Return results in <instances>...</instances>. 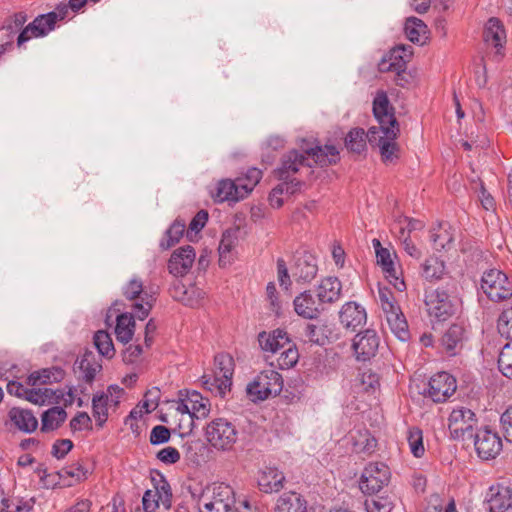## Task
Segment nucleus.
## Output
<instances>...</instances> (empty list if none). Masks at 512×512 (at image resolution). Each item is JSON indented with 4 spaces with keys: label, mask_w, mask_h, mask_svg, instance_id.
I'll return each instance as SVG.
<instances>
[{
    "label": "nucleus",
    "mask_w": 512,
    "mask_h": 512,
    "mask_svg": "<svg viewBox=\"0 0 512 512\" xmlns=\"http://www.w3.org/2000/svg\"><path fill=\"white\" fill-rule=\"evenodd\" d=\"M338 160L339 151L333 145L303 148L301 151L293 149L282 156L281 165L275 173L280 180H291L303 169L308 171L314 165L327 167L336 164Z\"/></svg>",
    "instance_id": "nucleus-1"
},
{
    "label": "nucleus",
    "mask_w": 512,
    "mask_h": 512,
    "mask_svg": "<svg viewBox=\"0 0 512 512\" xmlns=\"http://www.w3.org/2000/svg\"><path fill=\"white\" fill-rule=\"evenodd\" d=\"M244 501L242 505L244 506ZM235 494L231 486L224 483L206 487L199 496L200 512H245L236 507Z\"/></svg>",
    "instance_id": "nucleus-2"
},
{
    "label": "nucleus",
    "mask_w": 512,
    "mask_h": 512,
    "mask_svg": "<svg viewBox=\"0 0 512 512\" xmlns=\"http://www.w3.org/2000/svg\"><path fill=\"white\" fill-rule=\"evenodd\" d=\"M425 306L431 317L445 321L458 312L460 301L446 290L437 288L426 292Z\"/></svg>",
    "instance_id": "nucleus-3"
},
{
    "label": "nucleus",
    "mask_w": 512,
    "mask_h": 512,
    "mask_svg": "<svg viewBox=\"0 0 512 512\" xmlns=\"http://www.w3.org/2000/svg\"><path fill=\"white\" fill-rule=\"evenodd\" d=\"M206 438L218 450H230L238 439V431L225 418H215L206 427Z\"/></svg>",
    "instance_id": "nucleus-4"
},
{
    "label": "nucleus",
    "mask_w": 512,
    "mask_h": 512,
    "mask_svg": "<svg viewBox=\"0 0 512 512\" xmlns=\"http://www.w3.org/2000/svg\"><path fill=\"white\" fill-rule=\"evenodd\" d=\"M67 13L68 7L63 6L58 9V12L53 11L48 14L39 15L20 32L17 38V45L20 47L31 38L46 36L55 28L56 22L64 19Z\"/></svg>",
    "instance_id": "nucleus-5"
},
{
    "label": "nucleus",
    "mask_w": 512,
    "mask_h": 512,
    "mask_svg": "<svg viewBox=\"0 0 512 512\" xmlns=\"http://www.w3.org/2000/svg\"><path fill=\"white\" fill-rule=\"evenodd\" d=\"M283 387L282 376L275 370H264L248 384L247 393L253 400H265L278 395Z\"/></svg>",
    "instance_id": "nucleus-6"
},
{
    "label": "nucleus",
    "mask_w": 512,
    "mask_h": 512,
    "mask_svg": "<svg viewBox=\"0 0 512 512\" xmlns=\"http://www.w3.org/2000/svg\"><path fill=\"white\" fill-rule=\"evenodd\" d=\"M123 294L128 300L134 301L131 307L135 316L140 320L149 315L156 302L155 296L144 290L143 282L138 278H132L127 283L123 289Z\"/></svg>",
    "instance_id": "nucleus-7"
},
{
    "label": "nucleus",
    "mask_w": 512,
    "mask_h": 512,
    "mask_svg": "<svg viewBox=\"0 0 512 512\" xmlns=\"http://www.w3.org/2000/svg\"><path fill=\"white\" fill-rule=\"evenodd\" d=\"M381 131L382 133L379 130H375V127L369 128V144L379 148L382 160L385 163H391L399 157V146L396 143V139L400 129H392L390 127Z\"/></svg>",
    "instance_id": "nucleus-8"
},
{
    "label": "nucleus",
    "mask_w": 512,
    "mask_h": 512,
    "mask_svg": "<svg viewBox=\"0 0 512 512\" xmlns=\"http://www.w3.org/2000/svg\"><path fill=\"white\" fill-rule=\"evenodd\" d=\"M481 288L487 297L495 302L512 296V284L507 276L497 269H491L484 273L481 280Z\"/></svg>",
    "instance_id": "nucleus-9"
},
{
    "label": "nucleus",
    "mask_w": 512,
    "mask_h": 512,
    "mask_svg": "<svg viewBox=\"0 0 512 512\" xmlns=\"http://www.w3.org/2000/svg\"><path fill=\"white\" fill-rule=\"evenodd\" d=\"M448 421V428L453 439L465 440L474 437L473 431L478 421L472 410L464 407L453 409Z\"/></svg>",
    "instance_id": "nucleus-10"
},
{
    "label": "nucleus",
    "mask_w": 512,
    "mask_h": 512,
    "mask_svg": "<svg viewBox=\"0 0 512 512\" xmlns=\"http://www.w3.org/2000/svg\"><path fill=\"white\" fill-rule=\"evenodd\" d=\"M390 479L389 468L383 463H369L360 479V489L363 493L373 495L378 493Z\"/></svg>",
    "instance_id": "nucleus-11"
},
{
    "label": "nucleus",
    "mask_w": 512,
    "mask_h": 512,
    "mask_svg": "<svg viewBox=\"0 0 512 512\" xmlns=\"http://www.w3.org/2000/svg\"><path fill=\"white\" fill-rule=\"evenodd\" d=\"M373 114L379 123L374 126L375 130L400 129L394 114V108L391 106L387 94L384 91H378L373 100Z\"/></svg>",
    "instance_id": "nucleus-12"
},
{
    "label": "nucleus",
    "mask_w": 512,
    "mask_h": 512,
    "mask_svg": "<svg viewBox=\"0 0 512 512\" xmlns=\"http://www.w3.org/2000/svg\"><path fill=\"white\" fill-rule=\"evenodd\" d=\"M486 512H507L512 508V489L503 484L492 485L483 502Z\"/></svg>",
    "instance_id": "nucleus-13"
},
{
    "label": "nucleus",
    "mask_w": 512,
    "mask_h": 512,
    "mask_svg": "<svg viewBox=\"0 0 512 512\" xmlns=\"http://www.w3.org/2000/svg\"><path fill=\"white\" fill-rule=\"evenodd\" d=\"M456 379L447 372H439L428 382L427 395L437 403L445 402L456 391Z\"/></svg>",
    "instance_id": "nucleus-14"
},
{
    "label": "nucleus",
    "mask_w": 512,
    "mask_h": 512,
    "mask_svg": "<svg viewBox=\"0 0 512 512\" xmlns=\"http://www.w3.org/2000/svg\"><path fill=\"white\" fill-rule=\"evenodd\" d=\"M474 445L478 456L484 460L494 459L502 450L501 438L489 429L479 430L474 435Z\"/></svg>",
    "instance_id": "nucleus-15"
},
{
    "label": "nucleus",
    "mask_w": 512,
    "mask_h": 512,
    "mask_svg": "<svg viewBox=\"0 0 512 512\" xmlns=\"http://www.w3.org/2000/svg\"><path fill=\"white\" fill-rule=\"evenodd\" d=\"M412 57L411 46H397L389 51V53L379 63L380 72H395L399 77L405 73L407 63Z\"/></svg>",
    "instance_id": "nucleus-16"
},
{
    "label": "nucleus",
    "mask_w": 512,
    "mask_h": 512,
    "mask_svg": "<svg viewBox=\"0 0 512 512\" xmlns=\"http://www.w3.org/2000/svg\"><path fill=\"white\" fill-rule=\"evenodd\" d=\"M380 339L375 330L367 329L358 333L352 344L355 357L358 361H367L374 357L378 351Z\"/></svg>",
    "instance_id": "nucleus-17"
},
{
    "label": "nucleus",
    "mask_w": 512,
    "mask_h": 512,
    "mask_svg": "<svg viewBox=\"0 0 512 512\" xmlns=\"http://www.w3.org/2000/svg\"><path fill=\"white\" fill-rule=\"evenodd\" d=\"M214 377L215 383L221 393L229 389L232 382V375L234 371V362L228 354H218L214 358Z\"/></svg>",
    "instance_id": "nucleus-18"
},
{
    "label": "nucleus",
    "mask_w": 512,
    "mask_h": 512,
    "mask_svg": "<svg viewBox=\"0 0 512 512\" xmlns=\"http://www.w3.org/2000/svg\"><path fill=\"white\" fill-rule=\"evenodd\" d=\"M195 260V251L192 246L187 245L175 250L169 261L168 270L175 276H184L188 273Z\"/></svg>",
    "instance_id": "nucleus-19"
},
{
    "label": "nucleus",
    "mask_w": 512,
    "mask_h": 512,
    "mask_svg": "<svg viewBox=\"0 0 512 512\" xmlns=\"http://www.w3.org/2000/svg\"><path fill=\"white\" fill-rule=\"evenodd\" d=\"M339 319L344 328L354 331L366 323V310L356 302H347L339 312Z\"/></svg>",
    "instance_id": "nucleus-20"
},
{
    "label": "nucleus",
    "mask_w": 512,
    "mask_h": 512,
    "mask_svg": "<svg viewBox=\"0 0 512 512\" xmlns=\"http://www.w3.org/2000/svg\"><path fill=\"white\" fill-rule=\"evenodd\" d=\"M293 305L297 315L305 319L317 318L324 309L319 300L314 299L311 291H304L298 295L294 299Z\"/></svg>",
    "instance_id": "nucleus-21"
},
{
    "label": "nucleus",
    "mask_w": 512,
    "mask_h": 512,
    "mask_svg": "<svg viewBox=\"0 0 512 512\" xmlns=\"http://www.w3.org/2000/svg\"><path fill=\"white\" fill-rule=\"evenodd\" d=\"M73 368L74 372L78 373L79 379L86 383H92L102 366L93 352L86 351L80 359L75 361Z\"/></svg>",
    "instance_id": "nucleus-22"
},
{
    "label": "nucleus",
    "mask_w": 512,
    "mask_h": 512,
    "mask_svg": "<svg viewBox=\"0 0 512 512\" xmlns=\"http://www.w3.org/2000/svg\"><path fill=\"white\" fill-rule=\"evenodd\" d=\"M258 486L265 493L278 492L283 488L285 476L275 467H264L258 474Z\"/></svg>",
    "instance_id": "nucleus-23"
},
{
    "label": "nucleus",
    "mask_w": 512,
    "mask_h": 512,
    "mask_svg": "<svg viewBox=\"0 0 512 512\" xmlns=\"http://www.w3.org/2000/svg\"><path fill=\"white\" fill-rule=\"evenodd\" d=\"M187 401L191 406V415L189 416V423H187V429L191 431L194 426V420L205 419L210 412V401L204 398L197 391H185Z\"/></svg>",
    "instance_id": "nucleus-24"
},
{
    "label": "nucleus",
    "mask_w": 512,
    "mask_h": 512,
    "mask_svg": "<svg viewBox=\"0 0 512 512\" xmlns=\"http://www.w3.org/2000/svg\"><path fill=\"white\" fill-rule=\"evenodd\" d=\"M465 339V328L460 324H453L442 336L441 345L448 355L454 356L462 349Z\"/></svg>",
    "instance_id": "nucleus-25"
},
{
    "label": "nucleus",
    "mask_w": 512,
    "mask_h": 512,
    "mask_svg": "<svg viewBox=\"0 0 512 512\" xmlns=\"http://www.w3.org/2000/svg\"><path fill=\"white\" fill-rule=\"evenodd\" d=\"M258 342L263 351L277 353L289 345L290 339L284 330L275 329L272 332L259 333Z\"/></svg>",
    "instance_id": "nucleus-26"
},
{
    "label": "nucleus",
    "mask_w": 512,
    "mask_h": 512,
    "mask_svg": "<svg viewBox=\"0 0 512 512\" xmlns=\"http://www.w3.org/2000/svg\"><path fill=\"white\" fill-rule=\"evenodd\" d=\"M342 284L336 277L323 279L317 287V298L320 304H331L340 299Z\"/></svg>",
    "instance_id": "nucleus-27"
},
{
    "label": "nucleus",
    "mask_w": 512,
    "mask_h": 512,
    "mask_svg": "<svg viewBox=\"0 0 512 512\" xmlns=\"http://www.w3.org/2000/svg\"><path fill=\"white\" fill-rule=\"evenodd\" d=\"M213 197L218 202L224 201H239L246 197L245 194H242L240 187L238 185V179L230 180L224 179L218 182L216 187V192L213 194Z\"/></svg>",
    "instance_id": "nucleus-28"
},
{
    "label": "nucleus",
    "mask_w": 512,
    "mask_h": 512,
    "mask_svg": "<svg viewBox=\"0 0 512 512\" xmlns=\"http://www.w3.org/2000/svg\"><path fill=\"white\" fill-rule=\"evenodd\" d=\"M8 416L13 425L23 432H33L38 426L37 418L30 410L13 407Z\"/></svg>",
    "instance_id": "nucleus-29"
},
{
    "label": "nucleus",
    "mask_w": 512,
    "mask_h": 512,
    "mask_svg": "<svg viewBox=\"0 0 512 512\" xmlns=\"http://www.w3.org/2000/svg\"><path fill=\"white\" fill-rule=\"evenodd\" d=\"M317 265L311 257H301L295 262L292 276L297 282H310L317 274Z\"/></svg>",
    "instance_id": "nucleus-30"
},
{
    "label": "nucleus",
    "mask_w": 512,
    "mask_h": 512,
    "mask_svg": "<svg viewBox=\"0 0 512 512\" xmlns=\"http://www.w3.org/2000/svg\"><path fill=\"white\" fill-rule=\"evenodd\" d=\"M64 375L65 373L61 368H46L31 373L27 378V384L30 386H38L59 382L64 378Z\"/></svg>",
    "instance_id": "nucleus-31"
},
{
    "label": "nucleus",
    "mask_w": 512,
    "mask_h": 512,
    "mask_svg": "<svg viewBox=\"0 0 512 512\" xmlns=\"http://www.w3.org/2000/svg\"><path fill=\"white\" fill-rule=\"evenodd\" d=\"M135 329L134 315L131 313H122L116 318L115 334L116 339L127 344L132 340Z\"/></svg>",
    "instance_id": "nucleus-32"
},
{
    "label": "nucleus",
    "mask_w": 512,
    "mask_h": 512,
    "mask_svg": "<svg viewBox=\"0 0 512 512\" xmlns=\"http://www.w3.org/2000/svg\"><path fill=\"white\" fill-rule=\"evenodd\" d=\"M282 182L275 186L270 195L269 201L272 207L279 208L283 205L282 195H292L298 191L301 182L297 179L281 180Z\"/></svg>",
    "instance_id": "nucleus-33"
},
{
    "label": "nucleus",
    "mask_w": 512,
    "mask_h": 512,
    "mask_svg": "<svg viewBox=\"0 0 512 512\" xmlns=\"http://www.w3.org/2000/svg\"><path fill=\"white\" fill-rule=\"evenodd\" d=\"M275 512H307L306 501L297 493H285L278 499Z\"/></svg>",
    "instance_id": "nucleus-34"
},
{
    "label": "nucleus",
    "mask_w": 512,
    "mask_h": 512,
    "mask_svg": "<svg viewBox=\"0 0 512 512\" xmlns=\"http://www.w3.org/2000/svg\"><path fill=\"white\" fill-rule=\"evenodd\" d=\"M484 39L494 47H502L506 40V33L503 25L497 18H490L484 30Z\"/></svg>",
    "instance_id": "nucleus-35"
},
{
    "label": "nucleus",
    "mask_w": 512,
    "mask_h": 512,
    "mask_svg": "<svg viewBox=\"0 0 512 512\" xmlns=\"http://www.w3.org/2000/svg\"><path fill=\"white\" fill-rule=\"evenodd\" d=\"M353 449L356 453L370 454L376 447V439L368 430H357L351 434Z\"/></svg>",
    "instance_id": "nucleus-36"
},
{
    "label": "nucleus",
    "mask_w": 512,
    "mask_h": 512,
    "mask_svg": "<svg viewBox=\"0 0 512 512\" xmlns=\"http://www.w3.org/2000/svg\"><path fill=\"white\" fill-rule=\"evenodd\" d=\"M369 142L368 131L362 128L352 129L345 138L346 148L355 154H361L366 149V143Z\"/></svg>",
    "instance_id": "nucleus-37"
},
{
    "label": "nucleus",
    "mask_w": 512,
    "mask_h": 512,
    "mask_svg": "<svg viewBox=\"0 0 512 512\" xmlns=\"http://www.w3.org/2000/svg\"><path fill=\"white\" fill-rule=\"evenodd\" d=\"M66 411L61 407H53L42 415V432H49L57 429L65 421Z\"/></svg>",
    "instance_id": "nucleus-38"
},
{
    "label": "nucleus",
    "mask_w": 512,
    "mask_h": 512,
    "mask_svg": "<svg viewBox=\"0 0 512 512\" xmlns=\"http://www.w3.org/2000/svg\"><path fill=\"white\" fill-rule=\"evenodd\" d=\"M238 232L239 229H228L226 230L221 238L220 244H219V263L220 265H225L227 262H229V254L232 251V249L235 247L237 240H238Z\"/></svg>",
    "instance_id": "nucleus-39"
},
{
    "label": "nucleus",
    "mask_w": 512,
    "mask_h": 512,
    "mask_svg": "<svg viewBox=\"0 0 512 512\" xmlns=\"http://www.w3.org/2000/svg\"><path fill=\"white\" fill-rule=\"evenodd\" d=\"M185 227L184 221L176 219L166 231L165 236L160 242V247L167 250L177 244L184 234Z\"/></svg>",
    "instance_id": "nucleus-40"
},
{
    "label": "nucleus",
    "mask_w": 512,
    "mask_h": 512,
    "mask_svg": "<svg viewBox=\"0 0 512 512\" xmlns=\"http://www.w3.org/2000/svg\"><path fill=\"white\" fill-rule=\"evenodd\" d=\"M405 34L413 43H420L421 37L427 33L426 24L416 17H410L405 22Z\"/></svg>",
    "instance_id": "nucleus-41"
},
{
    "label": "nucleus",
    "mask_w": 512,
    "mask_h": 512,
    "mask_svg": "<svg viewBox=\"0 0 512 512\" xmlns=\"http://www.w3.org/2000/svg\"><path fill=\"white\" fill-rule=\"evenodd\" d=\"M94 345L100 355L106 358H112L115 354L114 345L109 333L99 330L94 335Z\"/></svg>",
    "instance_id": "nucleus-42"
},
{
    "label": "nucleus",
    "mask_w": 512,
    "mask_h": 512,
    "mask_svg": "<svg viewBox=\"0 0 512 512\" xmlns=\"http://www.w3.org/2000/svg\"><path fill=\"white\" fill-rule=\"evenodd\" d=\"M262 178V171L258 168L248 169L244 177H238V185L242 194L246 196L253 190Z\"/></svg>",
    "instance_id": "nucleus-43"
},
{
    "label": "nucleus",
    "mask_w": 512,
    "mask_h": 512,
    "mask_svg": "<svg viewBox=\"0 0 512 512\" xmlns=\"http://www.w3.org/2000/svg\"><path fill=\"white\" fill-rule=\"evenodd\" d=\"M109 406L108 394L95 395L92 399L93 416L98 425L102 426L107 420V407Z\"/></svg>",
    "instance_id": "nucleus-44"
},
{
    "label": "nucleus",
    "mask_w": 512,
    "mask_h": 512,
    "mask_svg": "<svg viewBox=\"0 0 512 512\" xmlns=\"http://www.w3.org/2000/svg\"><path fill=\"white\" fill-rule=\"evenodd\" d=\"M367 512H391L394 507L393 500L388 496H375L365 500Z\"/></svg>",
    "instance_id": "nucleus-45"
},
{
    "label": "nucleus",
    "mask_w": 512,
    "mask_h": 512,
    "mask_svg": "<svg viewBox=\"0 0 512 512\" xmlns=\"http://www.w3.org/2000/svg\"><path fill=\"white\" fill-rule=\"evenodd\" d=\"M181 296L176 295L175 297L187 306L194 307L199 304L200 300L204 298V291L194 285L185 288L182 286Z\"/></svg>",
    "instance_id": "nucleus-46"
},
{
    "label": "nucleus",
    "mask_w": 512,
    "mask_h": 512,
    "mask_svg": "<svg viewBox=\"0 0 512 512\" xmlns=\"http://www.w3.org/2000/svg\"><path fill=\"white\" fill-rule=\"evenodd\" d=\"M498 367L505 377L512 379V341L502 348L498 358Z\"/></svg>",
    "instance_id": "nucleus-47"
},
{
    "label": "nucleus",
    "mask_w": 512,
    "mask_h": 512,
    "mask_svg": "<svg viewBox=\"0 0 512 512\" xmlns=\"http://www.w3.org/2000/svg\"><path fill=\"white\" fill-rule=\"evenodd\" d=\"M444 270V263L438 258H429L423 264V276L428 280L440 279Z\"/></svg>",
    "instance_id": "nucleus-48"
},
{
    "label": "nucleus",
    "mask_w": 512,
    "mask_h": 512,
    "mask_svg": "<svg viewBox=\"0 0 512 512\" xmlns=\"http://www.w3.org/2000/svg\"><path fill=\"white\" fill-rule=\"evenodd\" d=\"M407 440L412 454L417 458L422 457L425 452L422 431L419 428H411Z\"/></svg>",
    "instance_id": "nucleus-49"
},
{
    "label": "nucleus",
    "mask_w": 512,
    "mask_h": 512,
    "mask_svg": "<svg viewBox=\"0 0 512 512\" xmlns=\"http://www.w3.org/2000/svg\"><path fill=\"white\" fill-rule=\"evenodd\" d=\"M303 335L306 341L313 344L325 345V343L327 342V336L325 334V329L323 326L307 324L304 329Z\"/></svg>",
    "instance_id": "nucleus-50"
},
{
    "label": "nucleus",
    "mask_w": 512,
    "mask_h": 512,
    "mask_svg": "<svg viewBox=\"0 0 512 512\" xmlns=\"http://www.w3.org/2000/svg\"><path fill=\"white\" fill-rule=\"evenodd\" d=\"M287 348L281 353L278 358V366L280 369H289L293 367L299 359V353L295 346L286 345Z\"/></svg>",
    "instance_id": "nucleus-51"
},
{
    "label": "nucleus",
    "mask_w": 512,
    "mask_h": 512,
    "mask_svg": "<svg viewBox=\"0 0 512 512\" xmlns=\"http://www.w3.org/2000/svg\"><path fill=\"white\" fill-rule=\"evenodd\" d=\"M497 328L501 336L512 340V307L505 309L501 313Z\"/></svg>",
    "instance_id": "nucleus-52"
},
{
    "label": "nucleus",
    "mask_w": 512,
    "mask_h": 512,
    "mask_svg": "<svg viewBox=\"0 0 512 512\" xmlns=\"http://www.w3.org/2000/svg\"><path fill=\"white\" fill-rule=\"evenodd\" d=\"M52 390L48 388H28L25 399L34 403L42 405L52 397Z\"/></svg>",
    "instance_id": "nucleus-53"
},
{
    "label": "nucleus",
    "mask_w": 512,
    "mask_h": 512,
    "mask_svg": "<svg viewBox=\"0 0 512 512\" xmlns=\"http://www.w3.org/2000/svg\"><path fill=\"white\" fill-rule=\"evenodd\" d=\"M153 492L158 493V498L162 504V510L167 511L171 507V490L170 485L165 479H161L159 484L155 486Z\"/></svg>",
    "instance_id": "nucleus-54"
},
{
    "label": "nucleus",
    "mask_w": 512,
    "mask_h": 512,
    "mask_svg": "<svg viewBox=\"0 0 512 512\" xmlns=\"http://www.w3.org/2000/svg\"><path fill=\"white\" fill-rule=\"evenodd\" d=\"M58 475L62 479L70 477L74 479L75 482H80L86 479L87 471L84 470V468L79 463H76L69 467L62 468L58 472Z\"/></svg>",
    "instance_id": "nucleus-55"
},
{
    "label": "nucleus",
    "mask_w": 512,
    "mask_h": 512,
    "mask_svg": "<svg viewBox=\"0 0 512 512\" xmlns=\"http://www.w3.org/2000/svg\"><path fill=\"white\" fill-rule=\"evenodd\" d=\"M372 244L376 252L377 263L381 266L382 269L390 267L392 264H394L390 251L386 248H383L378 239H373Z\"/></svg>",
    "instance_id": "nucleus-56"
},
{
    "label": "nucleus",
    "mask_w": 512,
    "mask_h": 512,
    "mask_svg": "<svg viewBox=\"0 0 512 512\" xmlns=\"http://www.w3.org/2000/svg\"><path fill=\"white\" fill-rule=\"evenodd\" d=\"M388 325L394 335L401 341H406L409 338L408 323L404 315L394 319Z\"/></svg>",
    "instance_id": "nucleus-57"
},
{
    "label": "nucleus",
    "mask_w": 512,
    "mask_h": 512,
    "mask_svg": "<svg viewBox=\"0 0 512 512\" xmlns=\"http://www.w3.org/2000/svg\"><path fill=\"white\" fill-rule=\"evenodd\" d=\"M158 493L153 490H147L143 496V508L145 512H156L162 509V504L158 498Z\"/></svg>",
    "instance_id": "nucleus-58"
},
{
    "label": "nucleus",
    "mask_w": 512,
    "mask_h": 512,
    "mask_svg": "<svg viewBox=\"0 0 512 512\" xmlns=\"http://www.w3.org/2000/svg\"><path fill=\"white\" fill-rule=\"evenodd\" d=\"M170 430L163 425L155 426L150 433V443L152 445H159L169 441L170 439Z\"/></svg>",
    "instance_id": "nucleus-59"
},
{
    "label": "nucleus",
    "mask_w": 512,
    "mask_h": 512,
    "mask_svg": "<svg viewBox=\"0 0 512 512\" xmlns=\"http://www.w3.org/2000/svg\"><path fill=\"white\" fill-rule=\"evenodd\" d=\"M385 277L388 279V281L394 286L395 289L402 292L405 290L406 285L403 279H401L398 275V270L395 266V264H392L390 267H386L382 269Z\"/></svg>",
    "instance_id": "nucleus-60"
},
{
    "label": "nucleus",
    "mask_w": 512,
    "mask_h": 512,
    "mask_svg": "<svg viewBox=\"0 0 512 512\" xmlns=\"http://www.w3.org/2000/svg\"><path fill=\"white\" fill-rule=\"evenodd\" d=\"M157 459L164 464H175L180 460V453L176 448L168 446L157 453Z\"/></svg>",
    "instance_id": "nucleus-61"
},
{
    "label": "nucleus",
    "mask_w": 512,
    "mask_h": 512,
    "mask_svg": "<svg viewBox=\"0 0 512 512\" xmlns=\"http://www.w3.org/2000/svg\"><path fill=\"white\" fill-rule=\"evenodd\" d=\"M500 423L505 439L512 443V406L501 415Z\"/></svg>",
    "instance_id": "nucleus-62"
},
{
    "label": "nucleus",
    "mask_w": 512,
    "mask_h": 512,
    "mask_svg": "<svg viewBox=\"0 0 512 512\" xmlns=\"http://www.w3.org/2000/svg\"><path fill=\"white\" fill-rule=\"evenodd\" d=\"M378 296L382 310L392 309L397 305L392 291L387 287H379Z\"/></svg>",
    "instance_id": "nucleus-63"
},
{
    "label": "nucleus",
    "mask_w": 512,
    "mask_h": 512,
    "mask_svg": "<svg viewBox=\"0 0 512 512\" xmlns=\"http://www.w3.org/2000/svg\"><path fill=\"white\" fill-rule=\"evenodd\" d=\"M143 352V348L140 344L129 345L122 354L123 361L127 364L135 363Z\"/></svg>",
    "instance_id": "nucleus-64"
}]
</instances>
